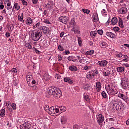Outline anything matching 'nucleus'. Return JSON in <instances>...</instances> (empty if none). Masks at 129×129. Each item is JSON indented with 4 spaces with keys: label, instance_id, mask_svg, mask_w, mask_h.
<instances>
[{
    "label": "nucleus",
    "instance_id": "7ed1b4c3",
    "mask_svg": "<svg viewBox=\"0 0 129 129\" xmlns=\"http://www.w3.org/2000/svg\"><path fill=\"white\" fill-rule=\"evenodd\" d=\"M106 90L107 93H108L109 95H115V94H117L118 93L117 88L113 85H112L111 87L110 85H108V88L106 89Z\"/></svg>",
    "mask_w": 129,
    "mask_h": 129
},
{
    "label": "nucleus",
    "instance_id": "c03bdc74",
    "mask_svg": "<svg viewBox=\"0 0 129 129\" xmlns=\"http://www.w3.org/2000/svg\"><path fill=\"white\" fill-rule=\"evenodd\" d=\"M113 30L114 32H117V33H119V32H120V29L118 27H114Z\"/></svg>",
    "mask_w": 129,
    "mask_h": 129
},
{
    "label": "nucleus",
    "instance_id": "20e7f679",
    "mask_svg": "<svg viewBox=\"0 0 129 129\" xmlns=\"http://www.w3.org/2000/svg\"><path fill=\"white\" fill-rule=\"evenodd\" d=\"M121 85L123 89L126 90L127 88H129V81L126 79L124 80V81L122 80Z\"/></svg>",
    "mask_w": 129,
    "mask_h": 129
},
{
    "label": "nucleus",
    "instance_id": "3c124183",
    "mask_svg": "<svg viewBox=\"0 0 129 129\" xmlns=\"http://www.w3.org/2000/svg\"><path fill=\"white\" fill-rule=\"evenodd\" d=\"M110 22H111L110 21V16H109L108 20L105 23L106 26H109V24H110Z\"/></svg>",
    "mask_w": 129,
    "mask_h": 129
},
{
    "label": "nucleus",
    "instance_id": "a211bd4d",
    "mask_svg": "<svg viewBox=\"0 0 129 129\" xmlns=\"http://www.w3.org/2000/svg\"><path fill=\"white\" fill-rule=\"evenodd\" d=\"M105 71L103 72L104 76H109L110 75V73L111 72V70L108 69H104Z\"/></svg>",
    "mask_w": 129,
    "mask_h": 129
},
{
    "label": "nucleus",
    "instance_id": "393cba45",
    "mask_svg": "<svg viewBox=\"0 0 129 129\" xmlns=\"http://www.w3.org/2000/svg\"><path fill=\"white\" fill-rule=\"evenodd\" d=\"M93 18L94 22L97 23L98 22V14L97 13H94L93 14Z\"/></svg>",
    "mask_w": 129,
    "mask_h": 129
},
{
    "label": "nucleus",
    "instance_id": "09e8293b",
    "mask_svg": "<svg viewBox=\"0 0 129 129\" xmlns=\"http://www.w3.org/2000/svg\"><path fill=\"white\" fill-rule=\"evenodd\" d=\"M43 23H44V24H47L48 25H51V22L48 19L44 20V21H43Z\"/></svg>",
    "mask_w": 129,
    "mask_h": 129
},
{
    "label": "nucleus",
    "instance_id": "6e6d98bb",
    "mask_svg": "<svg viewBox=\"0 0 129 129\" xmlns=\"http://www.w3.org/2000/svg\"><path fill=\"white\" fill-rule=\"evenodd\" d=\"M97 33H98L99 35H102V34H103V31H102V30H99L97 31Z\"/></svg>",
    "mask_w": 129,
    "mask_h": 129
},
{
    "label": "nucleus",
    "instance_id": "39448f33",
    "mask_svg": "<svg viewBox=\"0 0 129 129\" xmlns=\"http://www.w3.org/2000/svg\"><path fill=\"white\" fill-rule=\"evenodd\" d=\"M32 128V124L28 122H25L20 126V129H31Z\"/></svg>",
    "mask_w": 129,
    "mask_h": 129
},
{
    "label": "nucleus",
    "instance_id": "a19ab883",
    "mask_svg": "<svg viewBox=\"0 0 129 129\" xmlns=\"http://www.w3.org/2000/svg\"><path fill=\"white\" fill-rule=\"evenodd\" d=\"M82 12H83V13H84L85 14H89V13H90V10H89V9H82Z\"/></svg>",
    "mask_w": 129,
    "mask_h": 129
},
{
    "label": "nucleus",
    "instance_id": "c9c22d12",
    "mask_svg": "<svg viewBox=\"0 0 129 129\" xmlns=\"http://www.w3.org/2000/svg\"><path fill=\"white\" fill-rule=\"evenodd\" d=\"M94 53V50H89L86 52L85 55L86 56H89L90 55H93V53Z\"/></svg>",
    "mask_w": 129,
    "mask_h": 129
},
{
    "label": "nucleus",
    "instance_id": "de8ad7c7",
    "mask_svg": "<svg viewBox=\"0 0 129 129\" xmlns=\"http://www.w3.org/2000/svg\"><path fill=\"white\" fill-rule=\"evenodd\" d=\"M90 88H91L90 85H89V84H86L85 85L84 89H85V90H89Z\"/></svg>",
    "mask_w": 129,
    "mask_h": 129
},
{
    "label": "nucleus",
    "instance_id": "9d476101",
    "mask_svg": "<svg viewBox=\"0 0 129 129\" xmlns=\"http://www.w3.org/2000/svg\"><path fill=\"white\" fill-rule=\"evenodd\" d=\"M118 96L119 97V98L123 99V100H124V101L127 102L129 101L128 97L121 93H119L118 94Z\"/></svg>",
    "mask_w": 129,
    "mask_h": 129
},
{
    "label": "nucleus",
    "instance_id": "2f4dec72",
    "mask_svg": "<svg viewBox=\"0 0 129 129\" xmlns=\"http://www.w3.org/2000/svg\"><path fill=\"white\" fill-rule=\"evenodd\" d=\"M91 38H95L96 37V35H97V31H91L90 34Z\"/></svg>",
    "mask_w": 129,
    "mask_h": 129
},
{
    "label": "nucleus",
    "instance_id": "58836bf2",
    "mask_svg": "<svg viewBox=\"0 0 129 129\" xmlns=\"http://www.w3.org/2000/svg\"><path fill=\"white\" fill-rule=\"evenodd\" d=\"M78 43L80 47H81L82 45V38L81 37H78Z\"/></svg>",
    "mask_w": 129,
    "mask_h": 129
},
{
    "label": "nucleus",
    "instance_id": "49530a36",
    "mask_svg": "<svg viewBox=\"0 0 129 129\" xmlns=\"http://www.w3.org/2000/svg\"><path fill=\"white\" fill-rule=\"evenodd\" d=\"M102 96L103 97V98H106L107 97V95L106 94V93L104 91H102L101 93Z\"/></svg>",
    "mask_w": 129,
    "mask_h": 129
},
{
    "label": "nucleus",
    "instance_id": "412c9836",
    "mask_svg": "<svg viewBox=\"0 0 129 129\" xmlns=\"http://www.w3.org/2000/svg\"><path fill=\"white\" fill-rule=\"evenodd\" d=\"M83 96L85 101H86V102L89 103V102H90V98H89V95L87 94V93H84Z\"/></svg>",
    "mask_w": 129,
    "mask_h": 129
},
{
    "label": "nucleus",
    "instance_id": "dca6fc26",
    "mask_svg": "<svg viewBox=\"0 0 129 129\" xmlns=\"http://www.w3.org/2000/svg\"><path fill=\"white\" fill-rule=\"evenodd\" d=\"M108 64V62L106 60H102V61H99L98 62V65H99L100 66H106Z\"/></svg>",
    "mask_w": 129,
    "mask_h": 129
},
{
    "label": "nucleus",
    "instance_id": "a878e982",
    "mask_svg": "<svg viewBox=\"0 0 129 129\" xmlns=\"http://www.w3.org/2000/svg\"><path fill=\"white\" fill-rule=\"evenodd\" d=\"M64 81L65 82H68V83H69V84H72V83H73V81L72 80L70 79V78H69L68 77L64 78Z\"/></svg>",
    "mask_w": 129,
    "mask_h": 129
},
{
    "label": "nucleus",
    "instance_id": "4468645a",
    "mask_svg": "<svg viewBox=\"0 0 129 129\" xmlns=\"http://www.w3.org/2000/svg\"><path fill=\"white\" fill-rule=\"evenodd\" d=\"M106 35L107 36V37H109V38H111V39H115V38H116V35H115V34L111 32H107L106 33Z\"/></svg>",
    "mask_w": 129,
    "mask_h": 129
},
{
    "label": "nucleus",
    "instance_id": "f03ea898",
    "mask_svg": "<svg viewBox=\"0 0 129 129\" xmlns=\"http://www.w3.org/2000/svg\"><path fill=\"white\" fill-rule=\"evenodd\" d=\"M31 38L33 41H39L41 37L43 35V33L41 30H34L31 32Z\"/></svg>",
    "mask_w": 129,
    "mask_h": 129
},
{
    "label": "nucleus",
    "instance_id": "5701e85b",
    "mask_svg": "<svg viewBox=\"0 0 129 129\" xmlns=\"http://www.w3.org/2000/svg\"><path fill=\"white\" fill-rule=\"evenodd\" d=\"M13 9H14L15 11H19V10L21 9V6H20V4L18 3H15L13 6Z\"/></svg>",
    "mask_w": 129,
    "mask_h": 129
},
{
    "label": "nucleus",
    "instance_id": "f704fd0d",
    "mask_svg": "<svg viewBox=\"0 0 129 129\" xmlns=\"http://www.w3.org/2000/svg\"><path fill=\"white\" fill-rule=\"evenodd\" d=\"M101 13L103 17L107 16V11L105 9H102L101 11Z\"/></svg>",
    "mask_w": 129,
    "mask_h": 129
},
{
    "label": "nucleus",
    "instance_id": "4d7b16f0",
    "mask_svg": "<svg viewBox=\"0 0 129 129\" xmlns=\"http://www.w3.org/2000/svg\"><path fill=\"white\" fill-rule=\"evenodd\" d=\"M11 70L13 73H17V72H18V70L16 68H12Z\"/></svg>",
    "mask_w": 129,
    "mask_h": 129
},
{
    "label": "nucleus",
    "instance_id": "6e6552de",
    "mask_svg": "<svg viewBox=\"0 0 129 129\" xmlns=\"http://www.w3.org/2000/svg\"><path fill=\"white\" fill-rule=\"evenodd\" d=\"M68 18H67V16H62L58 18L59 22H61L63 24H67V21Z\"/></svg>",
    "mask_w": 129,
    "mask_h": 129
},
{
    "label": "nucleus",
    "instance_id": "a18cd8bd",
    "mask_svg": "<svg viewBox=\"0 0 129 129\" xmlns=\"http://www.w3.org/2000/svg\"><path fill=\"white\" fill-rule=\"evenodd\" d=\"M19 20L21 21V22H22V23H24V13H21Z\"/></svg>",
    "mask_w": 129,
    "mask_h": 129
},
{
    "label": "nucleus",
    "instance_id": "69168bd1",
    "mask_svg": "<svg viewBox=\"0 0 129 129\" xmlns=\"http://www.w3.org/2000/svg\"><path fill=\"white\" fill-rule=\"evenodd\" d=\"M64 35H65V32H61V33L60 34V38H63V36H64Z\"/></svg>",
    "mask_w": 129,
    "mask_h": 129
},
{
    "label": "nucleus",
    "instance_id": "864d4df0",
    "mask_svg": "<svg viewBox=\"0 0 129 129\" xmlns=\"http://www.w3.org/2000/svg\"><path fill=\"white\" fill-rule=\"evenodd\" d=\"M93 74L94 75V76H95L96 74H98V70H95L94 71H93Z\"/></svg>",
    "mask_w": 129,
    "mask_h": 129
},
{
    "label": "nucleus",
    "instance_id": "8fccbe9b",
    "mask_svg": "<svg viewBox=\"0 0 129 129\" xmlns=\"http://www.w3.org/2000/svg\"><path fill=\"white\" fill-rule=\"evenodd\" d=\"M11 106L13 110H16V109H17V105L15 103H12Z\"/></svg>",
    "mask_w": 129,
    "mask_h": 129
},
{
    "label": "nucleus",
    "instance_id": "4be33fe9",
    "mask_svg": "<svg viewBox=\"0 0 129 129\" xmlns=\"http://www.w3.org/2000/svg\"><path fill=\"white\" fill-rule=\"evenodd\" d=\"M111 24L113 25V26H114V25H116L117 24V22H118V20L117 19V18L116 17H114L111 19Z\"/></svg>",
    "mask_w": 129,
    "mask_h": 129
},
{
    "label": "nucleus",
    "instance_id": "e433bc0d",
    "mask_svg": "<svg viewBox=\"0 0 129 129\" xmlns=\"http://www.w3.org/2000/svg\"><path fill=\"white\" fill-rule=\"evenodd\" d=\"M67 121V119L64 116L61 117V122L62 124H65Z\"/></svg>",
    "mask_w": 129,
    "mask_h": 129
},
{
    "label": "nucleus",
    "instance_id": "473e14b6",
    "mask_svg": "<svg viewBox=\"0 0 129 129\" xmlns=\"http://www.w3.org/2000/svg\"><path fill=\"white\" fill-rule=\"evenodd\" d=\"M100 46L101 48H106L107 46V44L105 43V42L101 41L100 43Z\"/></svg>",
    "mask_w": 129,
    "mask_h": 129
},
{
    "label": "nucleus",
    "instance_id": "052dcab7",
    "mask_svg": "<svg viewBox=\"0 0 129 129\" xmlns=\"http://www.w3.org/2000/svg\"><path fill=\"white\" fill-rule=\"evenodd\" d=\"M22 4H23V5H24V6H27L28 5V2H27L25 0H22Z\"/></svg>",
    "mask_w": 129,
    "mask_h": 129
},
{
    "label": "nucleus",
    "instance_id": "338daca9",
    "mask_svg": "<svg viewBox=\"0 0 129 129\" xmlns=\"http://www.w3.org/2000/svg\"><path fill=\"white\" fill-rule=\"evenodd\" d=\"M79 128V126H78V125H74L73 126V129H78Z\"/></svg>",
    "mask_w": 129,
    "mask_h": 129
},
{
    "label": "nucleus",
    "instance_id": "37998d69",
    "mask_svg": "<svg viewBox=\"0 0 129 129\" xmlns=\"http://www.w3.org/2000/svg\"><path fill=\"white\" fill-rule=\"evenodd\" d=\"M70 25H72V26H75V19L74 18H72L70 22Z\"/></svg>",
    "mask_w": 129,
    "mask_h": 129
},
{
    "label": "nucleus",
    "instance_id": "0e129e2a",
    "mask_svg": "<svg viewBox=\"0 0 129 129\" xmlns=\"http://www.w3.org/2000/svg\"><path fill=\"white\" fill-rule=\"evenodd\" d=\"M44 109L45 111H48L49 110V106L48 105H46L44 107Z\"/></svg>",
    "mask_w": 129,
    "mask_h": 129
},
{
    "label": "nucleus",
    "instance_id": "13d9d810",
    "mask_svg": "<svg viewBox=\"0 0 129 129\" xmlns=\"http://www.w3.org/2000/svg\"><path fill=\"white\" fill-rule=\"evenodd\" d=\"M74 59V57L72 56L68 57V61H72Z\"/></svg>",
    "mask_w": 129,
    "mask_h": 129
},
{
    "label": "nucleus",
    "instance_id": "9b49d317",
    "mask_svg": "<svg viewBox=\"0 0 129 129\" xmlns=\"http://www.w3.org/2000/svg\"><path fill=\"white\" fill-rule=\"evenodd\" d=\"M86 77L87 79L90 80L94 78V75L93 74V71H91L88 72L86 75Z\"/></svg>",
    "mask_w": 129,
    "mask_h": 129
},
{
    "label": "nucleus",
    "instance_id": "b1692460",
    "mask_svg": "<svg viewBox=\"0 0 129 129\" xmlns=\"http://www.w3.org/2000/svg\"><path fill=\"white\" fill-rule=\"evenodd\" d=\"M118 25L120 28H121L122 29L124 28V25H123V20H122V19L120 18H119Z\"/></svg>",
    "mask_w": 129,
    "mask_h": 129
},
{
    "label": "nucleus",
    "instance_id": "bb28decb",
    "mask_svg": "<svg viewBox=\"0 0 129 129\" xmlns=\"http://www.w3.org/2000/svg\"><path fill=\"white\" fill-rule=\"evenodd\" d=\"M69 70H71V71H77L78 69L76 66H70L69 67Z\"/></svg>",
    "mask_w": 129,
    "mask_h": 129
},
{
    "label": "nucleus",
    "instance_id": "0eeeda50",
    "mask_svg": "<svg viewBox=\"0 0 129 129\" xmlns=\"http://www.w3.org/2000/svg\"><path fill=\"white\" fill-rule=\"evenodd\" d=\"M5 8L7 10L8 14L11 15L13 12V9H12V4H11L10 2L7 3V5H5Z\"/></svg>",
    "mask_w": 129,
    "mask_h": 129
},
{
    "label": "nucleus",
    "instance_id": "c756f323",
    "mask_svg": "<svg viewBox=\"0 0 129 129\" xmlns=\"http://www.w3.org/2000/svg\"><path fill=\"white\" fill-rule=\"evenodd\" d=\"M43 78L45 81H49L51 78V77L48 74H45Z\"/></svg>",
    "mask_w": 129,
    "mask_h": 129
},
{
    "label": "nucleus",
    "instance_id": "2eb2a0df",
    "mask_svg": "<svg viewBox=\"0 0 129 129\" xmlns=\"http://www.w3.org/2000/svg\"><path fill=\"white\" fill-rule=\"evenodd\" d=\"M33 80V76H32V74L28 73L26 76V80L27 81L28 84H30V82H31V80Z\"/></svg>",
    "mask_w": 129,
    "mask_h": 129
},
{
    "label": "nucleus",
    "instance_id": "cd10ccee",
    "mask_svg": "<svg viewBox=\"0 0 129 129\" xmlns=\"http://www.w3.org/2000/svg\"><path fill=\"white\" fill-rule=\"evenodd\" d=\"M124 70H125L124 67H119L117 68V71L121 73L124 72Z\"/></svg>",
    "mask_w": 129,
    "mask_h": 129
},
{
    "label": "nucleus",
    "instance_id": "72a5a7b5",
    "mask_svg": "<svg viewBox=\"0 0 129 129\" xmlns=\"http://www.w3.org/2000/svg\"><path fill=\"white\" fill-rule=\"evenodd\" d=\"M6 114V110L5 109H2L0 110V116L1 117H4Z\"/></svg>",
    "mask_w": 129,
    "mask_h": 129
},
{
    "label": "nucleus",
    "instance_id": "6ab92c4d",
    "mask_svg": "<svg viewBox=\"0 0 129 129\" xmlns=\"http://www.w3.org/2000/svg\"><path fill=\"white\" fill-rule=\"evenodd\" d=\"M25 24L27 26L32 25V24H33V20L32 19V18L28 17L25 21Z\"/></svg>",
    "mask_w": 129,
    "mask_h": 129
},
{
    "label": "nucleus",
    "instance_id": "1a4fd4ad",
    "mask_svg": "<svg viewBox=\"0 0 129 129\" xmlns=\"http://www.w3.org/2000/svg\"><path fill=\"white\" fill-rule=\"evenodd\" d=\"M40 30L42 31L43 33L45 34V35H48V34H49V27L47 26H41Z\"/></svg>",
    "mask_w": 129,
    "mask_h": 129
},
{
    "label": "nucleus",
    "instance_id": "603ef678",
    "mask_svg": "<svg viewBox=\"0 0 129 129\" xmlns=\"http://www.w3.org/2000/svg\"><path fill=\"white\" fill-rule=\"evenodd\" d=\"M77 59H78L79 62L80 63H82V60H83V58H82L80 57V56H77Z\"/></svg>",
    "mask_w": 129,
    "mask_h": 129
},
{
    "label": "nucleus",
    "instance_id": "f8f14e48",
    "mask_svg": "<svg viewBox=\"0 0 129 129\" xmlns=\"http://www.w3.org/2000/svg\"><path fill=\"white\" fill-rule=\"evenodd\" d=\"M104 121V116L102 114H99L97 117L98 123H102Z\"/></svg>",
    "mask_w": 129,
    "mask_h": 129
},
{
    "label": "nucleus",
    "instance_id": "774afa93",
    "mask_svg": "<svg viewBox=\"0 0 129 129\" xmlns=\"http://www.w3.org/2000/svg\"><path fill=\"white\" fill-rule=\"evenodd\" d=\"M34 45H33V48H34V49H37V48H36V46H37V44H38V42H34Z\"/></svg>",
    "mask_w": 129,
    "mask_h": 129
},
{
    "label": "nucleus",
    "instance_id": "e2e57ef3",
    "mask_svg": "<svg viewBox=\"0 0 129 129\" xmlns=\"http://www.w3.org/2000/svg\"><path fill=\"white\" fill-rule=\"evenodd\" d=\"M120 48L121 49H125V44L120 45Z\"/></svg>",
    "mask_w": 129,
    "mask_h": 129
},
{
    "label": "nucleus",
    "instance_id": "680f3d73",
    "mask_svg": "<svg viewBox=\"0 0 129 129\" xmlns=\"http://www.w3.org/2000/svg\"><path fill=\"white\" fill-rule=\"evenodd\" d=\"M38 2H39V0H32V2L34 5H36V4H38Z\"/></svg>",
    "mask_w": 129,
    "mask_h": 129
},
{
    "label": "nucleus",
    "instance_id": "f257e3e1",
    "mask_svg": "<svg viewBox=\"0 0 129 129\" xmlns=\"http://www.w3.org/2000/svg\"><path fill=\"white\" fill-rule=\"evenodd\" d=\"M46 94L48 95H53L56 99L60 98L62 96V92L61 90L57 87L54 86L49 87L46 91Z\"/></svg>",
    "mask_w": 129,
    "mask_h": 129
},
{
    "label": "nucleus",
    "instance_id": "7c9ffc66",
    "mask_svg": "<svg viewBox=\"0 0 129 129\" xmlns=\"http://www.w3.org/2000/svg\"><path fill=\"white\" fill-rule=\"evenodd\" d=\"M72 31L74 32V34H76L77 35H79L80 34L79 30L75 29V27L72 29Z\"/></svg>",
    "mask_w": 129,
    "mask_h": 129
},
{
    "label": "nucleus",
    "instance_id": "f3484780",
    "mask_svg": "<svg viewBox=\"0 0 129 129\" xmlns=\"http://www.w3.org/2000/svg\"><path fill=\"white\" fill-rule=\"evenodd\" d=\"M113 108H116L119 105V104L120 103V102H119V100L116 99L113 100Z\"/></svg>",
    "mask_w": 129,
    "mask_h": 129
},
{
    "label": "nucleus",
    "instance_id": "5fc2aeb1",
    "mask_svg": "<svg viewBox=\"0 0 129 129\" xmlns=\"http://www.w3.org/2000/svg\"><path fill=\"white\" fill-rule=\"evenodd\" d=\"M33 52H34V53H36V54H38L39 55L41 54V51L38 50V49H35Z\"/></svg>",
    "mask_w": 129,
    "mask_h": 129
},
{
    "label": "nucleus",
    "instance_id": "bf43d9fd",
    "mask_svg": "<svg viewBox=\"0 0 129 129\" xmlns=\"http://www.w3.org/2000/svg\"><path fill=\"white\" fill-rule=\"evenodd\" d=\"M5 36L7 38H9L10 36H11V33H10L9 32H6L5 33Z\"/></svg>",
    "mask_w": 129,
    "mask_h": 129
},
{
    "label": "nucleus",
    "instance_id": "ddd939ff",
    "mask_svg": "<svg viewBox=\"0 0 129 129\" xmlns=\"http://www.w3.org/2000/svg\"><path fill=\"white\" fill-rule=\"evenodd\" d=\"M95 88L97 92H100L101 90V83L100 82L97 81L96 82Z\"/></svg>",
    "mask_w": 129,
    "mask_h": 129
},
{
    "label": "nucleus",
    "instance_id": "c85d7f7f",
    "mask_svg": "<svg viewBox=\"0 0 129 129\" xmlns=\"http://www.w3.org/2000/svg\"><path fill=\"white\" fill-rule=\"evenodd\" d=\"M41 26V22H38L37 23H34L32 25L33 29H37L38 27H40Z\"/></svg>",
    "mask_w": 129,
    "mask_h": 129
},
{
    "label": "nucleus",
    "instance_id": "ea45409f",
    "mask_svg": "<svg viewBox=\"0 0 129 129\" xmlns=\"http://www.w3.org/2000/svg\"><path fill=\"white\" fill-rule=\"evenodd\" d=\"M60 108V112L62 113V112H64V111H66V108L64 106H61L59 107Z\"/></svg>",
    "mask_w": 129,
    "mask_h": 129
},
{
    "label": "nucleus",
    "instance_id": "aec40b11",
    "mask_svg": "<svg viewBox=\"0 0 129 129\" xmlns=\"http://www.w3.org/2000/svg\"><path fill=\"white\" fill-rule=\"evenodd\" d=\"M47 112L49 113V114H51V115H54L55 114V108L54 107H51L48 109V111H47Z\"/></svg>",
    "mask_w": 129,
    "mask_h": 129
},
{
    "label": "nucleus",
    "instance_id": "79ce46f5",
    "mask_svg": "<svg viewBox=\"0 0 129 129\" xmlns=\"http://www.w3.org/2000/svg\"><path fill=\"white\" fill-rule=\"evenodd\" d=\"M122 53L120 52H116V57L117 58H122Z\"/></svg>",
    "mask_w": 129,
    "mask_h": 129
},
{
    "label": "nucleus",
    "instance_id": "423d86ee",
    "mask_svg": "<svg viewBox=\"0 0 129 129\" xmlns=\"http://www.w3.org/2000/svg\"><path fill=\"white\" fill-rule=\"evenodd\" d=\"M127 8L122 7L117 10V12L119 15H125L127 13Z\"/></svg>",
    "mask_w": 129,
    "mask_h": 129
},
{
    "label": "nucleus",
    "instance_id": "4c0bfd02",
    "mask_svg": "<svg viewBox=\"0 0 129 129\" xmlns=\"http://www.w3.org/2000/svg\"><path fill=\"white\" fill-rule=\"evenodd\" d=\"M24 46L26 49H32V45L30 43H24Z\"/></svg>",
    "mask_w": 129,
    "mask_h": 129
}]
</instances>
